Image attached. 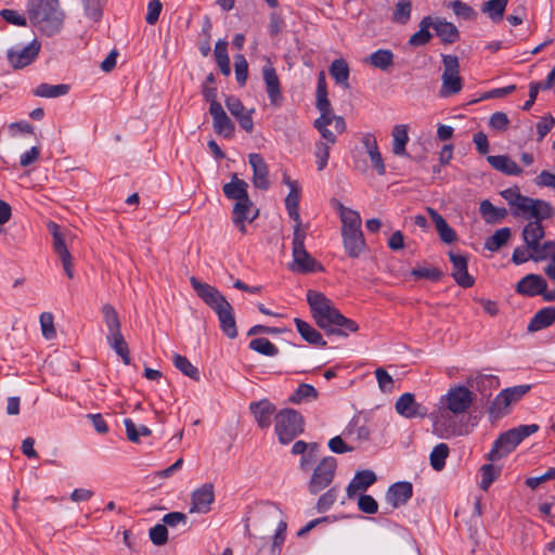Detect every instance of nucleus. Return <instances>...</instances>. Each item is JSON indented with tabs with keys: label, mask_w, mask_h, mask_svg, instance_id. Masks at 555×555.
I'll return each mask as SVG.
<instances>
[{
	"label": "nucleus",
	"mask_w": 555,
	"mask_h": 555,
	"mask_svg": "<svg viewBox=\"0 0 555 555\" xmlns=\"http://www.w3.org/2000/svg\"><path fill=\"white\" fill-rule=\"evenodd\" d=\"M216 62L220 68V72L224 76H229L231 73L230 59L228 55V42L224 40L217 41L215 46Z\"/></svg>",
	"instance_id": "obj_47"
},
{
	"label": "nucleus",
	"mask_w": 555,
	"mask_h": 555,
	"mask_svg": "<svg viewBox=\"0 0 555 555\" xmlns=\"http://www.w3.org/2000/svg\"><path fill=\"white\" fill-rule=\"evenodd\" d=\"M338 211L343 222L341 231L361 230V217L358 211L338 204Z\"/></svg>",
	"instance_id": "obj_39"
},
{
	"label": "nucleus",
	"mask_w": 555,
	"mask_h": 555,
	"mask_svg": "<svg viewBox=\"0 0 555 555\" xmlns=\"http://www.w3.org/2000/svg\"><path fill=\"white\" fill-rule=\"evenodd\" d=\"M234 66L237 83L244 86L248 76V63L246 59L242 54L236 55Z\"/></svg>",
	"instance_id": "obj_62"
},
{
	"label": "nucleus",
	"mask_w": 555,
	"mask_h": 555,
	"mask_svg": "<svg viewBox=\"0 0 555 555\" xmlns=\"http://www.w3.org/2000/svg\"><path fill=\"white\" fill-rule=\"evenodd\" d=\"M411 0H398L392 13V21L400 25H405L411 18Z\"/></svg>",
	"instance_id": "obj_48"
},
{
	"label": "nucleus",
	"mask_w": 555,
	"mask_h": 555,
	"mask_svg": "<svg viewBox=\"0 0 555 555\" xmlns=\"http://www.w3.org/2000/svg\"><path fill=\"white\" fill-rule=\"evenodd\" d=\"M48 229L53 237V249L59 256L63 269L69 279L74 278V269L72 262V255L68 251L66 244V234L62 231L61 227L55 222H50Z\"/></svg>",
	"instance_id": "obj_11"
},
{
	"label": "nucleus",
	"mask_w": 555,
	"mask_h": 555,
	"mask_svg": "<svg viewBox=\"0 0 555 555\" xmlns=\"http://www.w3.org/2000/svg\"><path fill=\"white\" fill-rule=\"evenodd\" d=\"M249 348L260 354L274 357L279 353L278 347L268 338H254L249 343Z\"/></svg>",
	"instance_id": "obj_51"
},
{
	"label": "nucleus",
	"mask_w": 555,
	"mask_h": 555,
	"mask_svg": "<svg viewBox=\"0 0 555 555\" xmlns=\"http://www.w3.org/2000/svg\"><path fill=\"white\" fill-rule=\"evenodd\" d=\"M508 0H489L482 4L481 11L494 22H501L504 16Z\"/></svg>",
	"instance_id": "obj_43"
},
{
	"label": "nucleus",
	"mask_w": 555,
	"mask_h": 555,
	"mask_svg": "<svg viewBox=\"0 0 555 555\" xmlns=\"http://www.w3.org/2000/svg\"><path fill=\"white\" fill-rule=\"evenodd\" d=\"M261 72L270 105L273 107H280L283 103V94L281 89V81L275 68L270 62H268L262 66Z\"/></svg>",
	"instance_id": "obj_12"
},
{
	"label": "nucleus",
	"mask_w": 555,
	"mask_h": 555,
	"mask_svg": "<svg viewBox=\"0 0 555 555\" xmlns=\"http://www.w3.org/2000/svg\"><path fill=\"white\" fill-rule=\"evenodd\" d=\"M0 16L8 23L16 26H27V20L24 14L20 13L18 11L11 10V9H3L0 11Z\"/></svg>",
	"instance_id": "obj_63"
},
{
	"label": "nucleus",
	"mask_w": 555,
	"mask_h": 555,
	"mask_svg": "<svg viewBox=\"0 0 555 555\" xmlns=\"http://www.w3.org/2000/svg\"><path fill=\"white\" fill-rule=\"evenodd\" d=\"M392 152L398 156H405V146L409 142L408 126L396 125L392 128Z\"/></svg>",
	"instance_id": "obj_36"
},
{
	"label": "nucleus",
	"mask_w": 555,
	"mask_h": 555,
	"mask_svg": "<svg viewBox=\"0 0 555 555\" xmlns=\"http://www.w3.org/2000/svg\"><path fill=\"white\" fill-rule=\"evenodd\" d=\"M124 424L126 427L127 438L131 442H139L141 436L151 435L150 428L144 425L138 426L131 418H125Z\"/></svg>",
	"instance_id": "obj_53"
},
{
	"label": "nucleus",
	"mask_w": 555,
	"mask_h": 555,
	"mask_svg": "<svg viewBox=\"0 0 555 555\" xmlns=\"http://www.w3.org/2000/svg\"><path fill=\"white\" fill-rule=\"evenodd\" d=\"M545 235L542 221H529L522 229L521 236L526 247L529 249L541 242Z\"/></svg>",
	"instance_id": "obj_34"
},
{
	"label": "nucleus",
	"mask_w": 555,
	"mask_h": 555,
	"mask_svg": "<svg viewBox=\"0 0 555 555\" xmlns=\"http://www.w3.org/2000/svg\"><path fill=\"white\" fill-rule=\"evenodd\" d=\"M427 212L429 214L433 222L435 223L440 240L447 244L455 242L456 233L448 224L446 219L440 214H438L434 208L427 207Z\"/></svg>",
	"instance_id": "obj_31"
},
{
	"label": "nucleus",
	"mask_w": 555,
	"mask_h": 555,
	"mask_svg": "<svg viewBox=\"0 0 555 555\" xmlns=\"http://www.w3.org/2000/svg\"><path fill=\"white\" fill-rule=\"evenodd\" d=\"M413 494V486L409 481H399L391 485L386 492V501L397 508L404 505Z\"/></svg>",
	"instance_id": "obj_23"
},
{
	"label": "nucleus",
	"mask_w": 555,
	"mask_h": 555,
	"mask_svg": "<svg viewBox=\"0 0 555 555\" xmlns=\"http://www.w3.org/2000/svg\"><path fill=\"white\" fill-rule=\"evenodd\" d=\"M431 27L435 29L437 36L446 43H453L460 37L459 30L455 27V25H453L450 22H447L446 20H433Z\"/></svg>",
	"instance_id": "obj_35"
},
{
	"label": "nucleus",
	"mask_w": 555,
	"mask_h": 555,
	"mask_svg": "<svg viewBox=\"0 0 555 555\" xmlns=\"http://www.w3.org/2000/svg\"><path fill=\"white\" fill-rule=\"evenodd\" d=\"M511 237L509 228H502L494 232L493 235L487 238L485 243V247L491 251H495L500 249L503 245L507 243Z\"/></svg>",
	"instance_id": "obj_50"
},
{
	"label": "nucleus",
	"mask_w": 555,
	"mask_h": 555,
	"mask_svg": "<svg viewBox=\"0 0 555 555\" xmlns=\"http://www.w3.org/2000/svg\"><path fill=\"white\" fill-rule=\"evenodd\" d=\"M480 212L487 219L488 222H495L500 219H503L507 214L505 208H498L487 199L481 202Z\"/></svg>",
	"instance_id": "obj_55"
},
{
	"label": "nucleus",
	"mask_w": 555,
	"mask_h": 555,
	"mask_svg": "<svg viewBox=\"0 0 555 555\" xmlns=\"http://www.w3.org/2000/svg\"><path fill=\"white\" fill-rule=\"evenodd\" d=\"M307 301L317 325L327 334L346 337L349 332L356 333L359 330L358 324L353 320L344 317L323 293L309 289Z\"/></svg>",
	"instance_id": "obj_1"
},
{
	"label": "nucleus",
	"mask_w": 555,
	"mask_h": 555,
	"mask_svg": "<svg viewBox=\"0 0 555 555\" xmlns=\"http://www.w3.org/2000/svg\"><path fill=\"white\" fill-rule=\"evenodd\" d=\"M532 253V261L540 262L544 260L555 261V242L545 241L539 242L534 247L529 248Z\"/></svg>",
	"instance_id": "obj_40"
},
{
	"label": "nucleus",
	"mask_w": 555,
	"mask_h": 555,
	"mask_svg": "<svg viewBox=\"0 0 555 555\" xmlns=\"http://www.w3.org/2000/svg\"><path fill=\"white\" fill-rule=\"evenodd\" d=\"M248 163L253 169V184L259 190H268L270 186L269 168L264 158L258 153H250Z\"/></svg>",
	"instance_id": "obj_19"
},
{
	"label": "nucleus",
	"mask_w": 555,
	"mask_h": 555,
	"mask_svg": "<svg viewBox=\"0 0 555 555\" xmlns=\"http://www.w3.org/2000/svg\"><path fill=\"white\" fill-rule=\"evenodd\" d=\"M102 313L104 322L108 330L107 336H113L121 333L119 317L115 308L109 304H105L102 307Z\"/></svg>",
	"instance_id": "obj_44"
},
{
	"label": "nucleus",
	"mask_w": 555,
	"mask_h": 555,
	"mask_svg": "<svg viewBox=\"0 0 555 555\" xmlns=\"http://www.w3.org/2000/svg\"><path fill=\"white\" fill-rule=\"evenodd\" d=\"M249 410L261 429L269 428L272 422V416L275 414L276 408L268 399L251 402Z\"/></svg>",
	"instance_id": "obj_22"
},
{
	"label": "nucleus",
	"mask_w": 555,
	"mask_h": 555,
	"mask_svg": "<svg viewBox=\"0 0 555 555\" xmlns=\"http://www.w3.org/2000/svg\"><path fill=\"white\" fill-rule=\"evenodd\" d=\"M251 208L253 202L250 201V198H245L234 204L232 221L243 234L246 233L245 222H251L258 216V210H256V212L253 216H250Z\"/></svg>",
	"instance_id": "obj_24"
},
{
	"label": "nucleus",
	"mask_w": 555,
	"mask_h": 555,
	"mask_svg": "<svg viewBox=\"0 0 555 555\" xmlns=\"http://www.w3.org/2000/svg\"><path fill=\"white\" fill-rule=\"evenodd\" d=\"M85 14L91 21L98 23L103 16V0H82Z\"/></svg>",
	"instance_id": "obj_56"
},
{
	"label": "nucleus",
	"mask_w": 555,
	"mask_h": 555,
	"mask_svg": "<svg viewBox=\"0 0 555 555\" xmlns=\"http://www.w3.org/2000/svg\"><path fill=\"white\" fill-rule=\"evenodd\" d=\"M39 51L40 43L37 40H33L26 47L10 49L8 51V59L14 68H23L35 61Z\"/></svg>",
	"instance_id": "obj_16"
},
{
	"label": "nucleus",
	"mask_w": 555,
	"mask_h": 555,
	"mask_svg": "<svg viewBox=\"0 0 555 555\" xmlns=\"http://www.w3.org/2000/svg\"><path fill=\"white\" fill-rule=\"evenodd\" d=\"M26 13L30 24L42 35L52 37L63 28L65 12L60 0H27Z\"/></svg>",
	"instance_id": "obj_2"
},
{
	"label": "nucleus",
	"mask_w": 555,
	"mask_h": 555,
	"mask_svg": "<svg viewBox=\"0 0 555 555\" xmlns=\"http://www.w3.org/2000/svg\"><path fill=\"white\" fill-rule=\"evenodd\" d=\"M318 397L319 392L312 385L300 384L289 397L288 401L294 404H299L304 401L317 400Z\"/></svg>",
	"instance_id": "obj_46"
},
{
	"label": "nucleus",
	"mask_w": 555,
	"mask_h": 555,
	"mask_svg": "<svg viewBox=\"0 0 555 555\" xmlns=\"http://www.w3.org/2000/svg\"><path fill=\"white\" fill-rule=\"evenodd\" d=\"M443 72L441 75L440 96L448 98L457 94L463 88L460 76V63L456 55H442Z\"/></svg>",
	"instance_id": "obj_7"
},
{
	"label": "nucleus",
	"mask_w": 555,
	"mask_h": 555,
	"mask_svg": "<svg viewBox=\"0 0 555 555\" xmlns=\"http://www.w3.org/2000/svg\"><path fill=\"white\" fill-rule=\"evenodd\" d=\"M468 385L479 391L483 397H489L493 389L500 386V379L492 374L477 373L467 380Z\"/></svg>",
	"instance_id": "obj_28"
},
{
	"label": "nucleus",
	"mask_w": 555,
	"mask_h": 555,
	"mask_svg": "<svg viewBox=\"0 0 555 555\" xmlns=\"http://www.w3.org/2000/svg\"><path fill=\"white\" fill-rule=\"evenodd\" d=\"M367 62L375 68L388 70L393 64V53L388 49H378L367 57Z\"/></svg>",
	"instance_id": "obj_42"
},
{
	"label": "nucleus",
	"mask_w": 555,
	"mask_h": 555,
	"mask_svg": "<svg viewBox=\"0 0 555 555\" xmlns=\"http://www.w3.org/2000/svg\"><path fill=\"white\" fill-rule=\"evenodd\" d=\"M555 322V307H544L537 311L528 324V332L534 333L551 326Z\"/></svg>",
	"instance_id": "obj_30"
},
{
	"label": "nucleus",
	"mask_w": 555,
	"mask_h": 555,
	"mask_svg": "<svg viewBox=\"0 0 555 555\" xmlns=\"http://www.w3.org/2000/svg\"><path fill=\"white\" fill-rule=\"evenodd\" d=\"M69 85L60 83V85H50V83H40L34 90V94L40 98H59L66 95L69 92Z\"/></svg>",
	"instance_id": "obj_41"
},
{
	"label": "nucleus",
	"mask_w": 555,
	"mask_h": 555,
	"mask_svg": "<svg viewBox=\"0 0 555 555\" xmlns=\"http://www.w3.org/2000/svg\"><path fill=\"white\" fill-rule=\"evenodd\" d=\"M215 501V491L211 483H204L193 491L191 496L190 513L207 514Z\"/></svg>",
	"instance_id": "obj_15"
},
{
	"label": "nucleus",
	"mask_w": 555,
	"mask_h": 555,
	"mask_svg": "<svg viewBox=\"0 0 555 555\" xmlns=\"http://www.w3.org/2000/svg\"><path fill=\"white\" fill-rule=\"evenodd\" d=\"M330 114H321L319 118L314 120V127L318 129L322 138L325 140L324 143L335 144L337 141L336 135L327 128L331 125Z\"/></svg>",
	"instance_id": "obj_52"
},
{
	"label": "nucleus",
	"mask_w": 555,
	"mask_h": 555,
	"mask_svg": "<svg viewBox=\"0 0 555 555\" xmlns=\"http://www.w3.org/2000/svg\"><path fill=\"white\" fill-rule=\"evenodd\" d=\"M501 196L507 202L511 211L516 210L524 196L517 186L505 189L501 192Z\"/></svg>",
	"instance_id": "obj_61"
},
{
	"label": "nucleus",
	"mask_w": 555,
	"mask_h": 555,
	"mask_svg": "<svg viewBox=\"0 0 555 555\" xmlns=\"http://www.w3.org/2000/svg\"><path fill=\"white\" fill-rule=\"evenodd\" d=\"M474 402L473 392L465 386H456L449 389L441 398L443 406L454 415L464 414Z\"/></svg>",
	"instance_id": "obj_10"
},
{
	"label": "nucleus",
	"mask_w": 555,
	"mask_h": 555,
	"mask_svg": "<svg viewBox=\"0 0 555 555\" xmlns=\"http://www.w3.org/2000/svg\"><path fill=\"white\" fill-rule=\"evenodd\" d=\"M176 369L181 371L185 376L198 382L201 374L198 369L193 365L185 357L176 354Z\"/></svg>",
	"instance_id": "obj_58"
},
{
	"label": "nucleus",
	"mask_w": 555,
	"mask_h": 555,
	"mask_svg": "<svg viewBox=\"0 0 555 555\" xmlns=\"http://www.w3.org/2000/svg\"><path fill=\"white\" fill-rule=\"evenodd\" d=\"M215 312L218 315L220 328L223 334L230 339L236 338L238 333L231 304L228 302L227 305L221 306V308L217 309Z\"/></svg>",
	"instance_id": "obj_26"
},
{
	"label": "nucleus",
	"mask_w": 555,
	"mask_h": 555,
	"mask_svg": "<svg viewBox=\"0 0 555 555\" xmlns=\"http://www.w3.org/2000/svg\"><path fill=\"white\" fill-rule=\"evenodd\" d=\"M296 328L304 340L307 343L317 346V347H325L326 341L323 339L321 333L317 331L312 325L308 322L296 318L294 320Z\"/></svg>",
	"instance_id": "obj_32"
},
{
	"label": "nucleus",
	"mask_w": 555,
	"mask_h": 555,
	"mask_svg": "<svg viewBox=\"0 0 555 555\" xmlns=\"http://www.w3.org/2000/svg\"><path fill=\"white\" fill-rule=\"evenodd\" d=\"M449 7L457 17L465 21H472L477 15L476 11L470 5L461 0L451 1Z\"/></svg>",
	"instance_id": "obj_59"
},
{
	"label": "nucleus",
	"mask_w": 555,
	"mask_h": 555,
	"mask_svg": "<svg viewBox=\"0 0 555 555\" xmlns=\"http://www.w3.org/2000/svg\"><path fill=\"white\" fill-rule=\"evenodd\" d=\"M449 258L452 263L451 275L455 282L464 288L472 287L475 283V280L467 271V257L450 251Z\"/></svg>",
	"instance_id": "obj_18"
},
{
	"label": "nucleus",
	"mask_w": 555,
	"mask_h": 555,
	"mask_svg": "<svg viewBox=\"0 0 555 555\" xmlns=\"http://www.w3.org/2000/svg\"><path fill=\"white\" fill-rule=\"evenodd\" d=\"M411 275L416 280L426 279L437 282L442 279L443 273L438 268H414L411 271Z\"/></svg>",
	"instance_id": "obj_60"
},
{
	"label": "nucleus",
	"mask_w": 555,
	"mask_h": 555,
	"mask_svg": "<svg viewBox=\"0 0 555 555\" xmlns=\"http://www.w3.org/2000/svg\"><path fill=\"white\" fill-rule=\"evenodd\" d=\"M341 236L348 256L358 258L365 246L362 230L341 231Z\"/></svg>",
	"instance_id": "obj_27"
},
{
	"label": "nucleus",
	"mask_w": 555,
	"mask_h": 555,
	"mask_svg": "<svg viewBox=\"0 0 555 555\" xmlns=\"http://www.w3.org/2000/svg\"><path fill=\"white\" fill-rule=\"evenodd\" d=\"M431 25L433 18L430 16H425L420 23V29L410 37L409 44L411 47H422L428 43L433 37L429 31Z\"/></svg>",
	"instance_id": "obj_37"
},
{
	"label": "nucleus",
	"mask_w": 555,
	"mask_h": 555,
	"mask_svg": "<svg viewBox=\"0 0 555 555\" xmlns=\"http://www.w3.org/2000/svg\"><path fill=\"white\" fill-rule=\"evenodd\" d=\"M107 343L112 349L122 359V362L126 365H129L131 362L130 352L128 348V344L126 343L121 333L107 336Z\"/></svg>",
	"instance_id": "obj_45"
},
{
	"label": "nucleus",
	"mask_w": 555,
	"mask_h": 555,
	"mask_svg": "<svg viewBox=\"0 0 555 555\" xmlns=\"http://www.w3.org/2000/svg\"><path fill=\"white\" fill-rule=\"evenodd\" d=\"M190 282L197 296L214 311L229 302L215 286L202 283L194 276L191 278Z\"/></svg>",
	"instance_id": "obj_13"
},
{
	"label": "nucleus",
	"mask_w": 555,
	"mask_h": 555,
	"mask_svg": "<svg viewBox=\"0 0 555 555\" xmlns=\"http://www.w3.org/2000/svg\"><path fill=\"white\" fill-rule=\"evenodd\" d=\"M339 489L337 486L331 487L327 491L320 495L317 502V509L319 513L328 511L337 500Z\"/></svg>",
	"instance_id": "obj_54"
},
{
	"label": "nucleus",
	"mask_w": 555,
	"mask_h": 555,
	"mask_svg": "<svg viewBox=\"0 0 555 555\" xmlns=\"http://www.w3.org/2000/svg\"><path fill=\"white\" fill-rule=\"evenodd\" d=\"M376 481V475L370 469L357 472L347 486L348 499H353L357 493L366 491Z\"/></svg>",
	"instance_id": "obj_25"
},
{
	"label": "nucleus",
	"mask_w": 555,
	"mask_h": 555,
	"mask_svg": "<svg viewBox=\"0 0 555 555\" xmlns=\"http://www.w3.org/2000/svg\"><path fill=\"white\" fill-rule=\"evenodd\" d=\"M209 114L212 117L214 131L224 139H232L234 137L235 126L223 107L216 105V107L209 108Z\"/></svg>",
	"instance_id": "obj_20"
},
{
	"label": "nucleus",
	"mask_w": 555,
	"mask_h": 555,
	"mask_svg": "<svg viewBox=\"0 0 555 555\" xmlns=\"http://www.w3.org/2000/svg\"><path fill=\"white\" fill-rule=\"evenodd\" d=\"M487 162L506 176H520L522 169L508 155H489Z\"/></svg>",
	"instance_id": "obj_29"
},
{
	"label": "nucleus",
	"mask_w": 555,
	"mask_h": 555,
	"mask_svg": "<svg viewBox=\"0 0 555 555\" xmlns=\"http://www.w3.org/2000/svg\"><path fill=\"white\" fill-rule=\"evenodd\" d=\"M302 431L304 417L299 412L284 409L275 414V434L282 444L289 443Z\"/></svg>",
	"instance_id": "obj_5"
},
{
	"label": "nucleus",
	"mask_w": 555,
	"mask_h": 555,
	"mask_svg": "<svg viewBox=\"0 0 555 555\" xmlns=\"http://www.w3.org/2000/svg\"><path fill=\"white\" fill-rule=\"evenodd\" d=\"M53 320V315L50 312H43L40 314V326L42 335L47 339H52L56 335Z\"/></svg>",
	"instance_id": "obj_64"
},
{
	"label": "nucleus",
	"mask_w": 555,
	"mask_h": 555,
	"mask_svg": "<svg viewBox=\"0 0 555 555\" xmlns=\"http://www.w3.org/2000/svg\"><path fill=\"white\" fill-rule=\"evenodd\" d=\"M516 292L526 296L541 295L545 300V294L550 293L547 289V282L539 274H527L516 285Z\"/></svg>",
	"instance_id": "obj_17"
},
{
	"label": "nucleus",
	"mask_w": 555,
	"mask_h": 555,
	"mask_svg": "<svg viewBox=\"0 0 555 555\" xmlns=\"http://www.w3.org/2000/svg\"><path fill=\"white\" fill-rule=\"evenodd\" d=\"M247 188L248 184L246 181L238 179L236 175H233L231 181L223 185L222 191L229 199H234L236 203L245 198H249Z\"/></svg>",
	"instance_id": "obj_33"
},
{
	"label": "nucleus",
	"mask_w": 555,
	"mask_h": 555,
	"mask_svg": "<svg viewBox=\"0 0 555 555\" xmlns=\"http://www.w3.org/2000/svg\"><path fill=\"white\" fill-rule=\"evenodd\" d=\"M449 455V447L446 443L437 444L429 456L430 465L436 472H440L446 466V460Z\"/></svg>",
	"instance_id": "obj_49"
},
{
	"label": "nucleus",
	"mask_w": 555,
	"mask_h": 555,
	"mask_svg": "<svg viewBox=\"0 0 555 555\" xmlns=\"http://www.w3.org/2000/svg\"><path fill=\"white\" fill-rule=\"evenodd\" d=\"M285 183L289 186V193L285 198V206L291 219L295 221L294 227H298V229H305L301 223L300 215H299V201H300V189L296 181L289 180L287 177H284Z\"/></svg>",
	"instance_id": "obj_21"
},
{
	"label": "nucleus",
	"mask_w": 555,
	"mask_h": 555,
	"mask_svg": "<svg viewBox=\"0 0 555 555\" xmlns=\"http://www.w3.org/2000/svg\"><path fill=\"white\" fill-rule=\"evenodd\" d=\"M337 461L334 456L323 457L313 468L308 482V491L315 495L328 487L336 473Z\"/></svg>",
	"instance_id": "obj_9"
},
{
	"label": "nucleus",
	"mask_w": 555,
	"mask_h": 555,
	"mask_svg": "<svg viewBox=\"0 0 555 555\" xmlns=\"http://www.w3.org/2000/svg\"><path fill=\"white\" fill-rule=\"evenodd\" d=\"M554 212L555 210L548 202L524 196L516 210H513V216L530 221H543L551 219Z\"/></svg>",
	"instance_id": "obj_8"
},
{
	"label": "nucleus",
	"mask_w": 555,
	"mask_h": 555,
	"mask_svg": "<svg viewBox=\"0 0 555 555\" xmlns=\"http://www.w3.org/2000/svg\"><path fill=\"white\" fill-rule=\"evenodd\" d=\"M307 236V229H298L294 227L292 255L293 262L289 266L291 270L298 273H311L323 271V266L319 263L306 249L305 240Z\"/></svg>",
	"instance_id": "obj_4"
},
{
	"label": "nucleus",
	"mask_w": 555,
	"mask_h": 555,
	"mask_svg": "<svg viewBox=\"0 0 555 555\" xmlns=\"http://www.w3.org/2000/svg\"><path fill=\"white\" fill-rule=\"evenodd\" d=\"M481 472V482L480 488L482 490H488L491 483L500 476L501 468L494 466L493 464H485L480 468Z\"/></svg>",
	"instance_id": "obj_57"
},
{
	"label": "nucleus",
	"mask_w": 555,
	"mask_h": 555,
	"mask_svg": "<svg viewBox=\"0 0 555 555\" xmlns=\"http://www.w3.org/2000/svg\"><path fill=\"white\" fill-rule=\"evenodd\" d=\"M530 389V385H517L501 390L489 406V418L496 421L508 414L509 406L517 403Z\"/></svg>",
	"instance_id": "obj_6"
},
{
	"label": "nucleus",
	"mask_w": 555,
	"mask_h": 555,
	"mask_svg": "<svg viewBox=\"0 0 555 555\" xmlns=\"http://www.w3.org/2000/svg\"><path fill=\"white\" fill-rule=\"evenodd\" d=\"M330 75L334 78L337 85L349 88V66L344 59H336L330 66Z\"/></svg>",
	"instance_id": "obj_38"
},
{
	"label": "nucleus",
	"mask_w": 555,
	"mask_h": 555,
	"mask_svg": "<svg viewBox=\"0 0 555 555\" xmlns=\"http://www.w3.org/2000/svg\"><path fill=\"white\" fill-rule=\"evenodd\" d=\"M396 412L405 418H423L427 415V409L415 401L411 392L401 395L395 403Z\"/></svg>",
	"instance_id": "obj_14"
},
{
	"label": "nucleus",
	"mask_w": 555,
	"mask_h": 555,
	"mask_svg": "<svg viewBox=\"0 0 555 555\" xmlns=\"http://www.w3.org/2000/svg\"><path fill=\"white\" fill-rule=\"evenodd\" d=\"M539 430V425H519L518 427L506 430L501 434L494 441L492 449L488 454L490 461H496L516 449L527 437L535 434Z\"/></svg>",
	"instance_id": "obj_3"
}]
</instances>
